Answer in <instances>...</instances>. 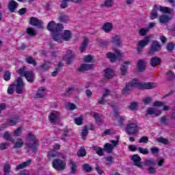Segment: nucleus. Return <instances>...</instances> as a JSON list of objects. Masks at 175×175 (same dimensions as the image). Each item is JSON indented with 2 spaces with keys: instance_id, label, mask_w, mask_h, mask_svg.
Wrapping results in <instances>:
<instances>
[{
  "instance_id": "obj_1",
  "label": "nucleus",
  "mask_w": 175,
  "mask_h": 175,
  "mask_svg": "<svg viewBox=\"0 0 175 175\" xmlns=\"http://www.w3.org/2000/svg\"><path fill=\"white\" fill-rule=\"evenodd\" d=\"M46 29L51 32V36L55 42L62 43V40L68 42L72 38V32L70 30H65L63 34L61 32L64 31V25L62 23H55L54 21H51L48 23Z\"/></svg>"
},
{
  "instance_id": "obj_2",
  "label": "nucleus",
  "mask_w": 175,
  "mask_h": 175,
  "mask_svg": "<svg viewBox=\"0 0 175 175\" xmlns=\"http://www.w3.org/2000/svg\"><path fill=\"white\" fill-rule=\"evenodd\" d=\"M131 88H137V90H152L157 88V84L154 82H138L137 78H134L132 81L128 83Z\"/></svg>"
},
{
  "instance_id": "obj_3",
  "label": "nucleus",
  "mask_w": 175,
  "mask_h": 175,
  "mask_svg": "<svg viewBox=\"0 0 175 175\" xmlns=\"http://www.w3.org/2000/svg\"><path fill=\"white\" fill-rule=\"evenodd\" d=\"M39 146V139H38L36 136H35L33 134L29 133L28 134L27 142L26 143V148H28L32 152H36Z\"/></svg>"
},
{
  "instance_id": "obj_4",
  "label": "nucleus",
  "mask_w": 175,
  "mask_h": 175,
  "mask_svg": "<svg viewBox=\"0 0 175 175\" xmlns=\"http://www.w3.org/2000/svg\"><path fill=\"white\" fill-rule=\"evenodd\" d=\"M18 72L22 77H25L28 83H33L35 81V72L32 70H27V66L21 67Z\"/></svg>"
},
{
  "instance_id": "obj_5",
  "label": "nucleus",
  "mask_w": 175,
  "mask_h": 175,
  "mask_svg": "<svg viewBox=\"0 0 175 175\" xmlns=\"http://www.w3.org/2000/svg\"><path fill=\"white\" fill-rule=\"evenodd\" d=\"M158 10H160V12H162V13H172V10H170V8L168 7L160 6L158 8L157 5H154L150 13V20H155V18H158Z\"/></svg>"
},
{
  "instance_id": "obj_6",
  "label": "nucleus",
  "mask_w": 175,
  "mask_h": 175,
  "mask_svg": "<svg viewBox=\"0 0 175 175\" xmlns=\"http://www.w3.org/2000/svg\"><path fill=\"white\" fill-rule=\"evenodd\" d=\"M52 166L55 170L62 172V170H65V168L66 167V162L59 159H55L53 160Z\"/></svg>"
},
{
  "instance_id": "obj_7",
  "label": "nucleus",
  "mask_w": 175,
  "mask_h": 175,
  "mask_svg": "<svg viewBox=\"0 0 175 175\" xmlns=\"http://www.w3.org/2000/svg\"><path fill=\"white\" fill-rule=\"evenodd\" d=\"M161 50H162V46L159 42L153 40L149 49L148 54H150V55H152V54H155V53H159Z\"/></svg>"
},
{
  "instance_id": "obj_8",
  "label": "nucleus",
  "mask_w": 175,
  "mask_h": 175,
  "mask_svg": "<svg viewBox=\"0 0 175 175\" xmlns=\"http://www.w3.org/2000/svg\"><path fill=\"white\" fill-rule=\"evenodd\" d=\"M139 131V126L135 123H131L127 124L126 128V132L128 135H136V133Z\"/></svg>"
},
{
  "instance_id": "obj_9",
  "label": "nucleus",
  "mask_w": 175,
  "mask_h": 175,
  "mask_svg": "<svg viewBox=\"0 0 175 175\" xmlns=\"http://www.w3.org/2000/svg\"><path fill=\"white\" fill-rule=\"evenodd\" d=\"M16 94H23L24 92V81L23 78L19 77L16 79V84H15Z\"/></svg>"
},
{
  "instance_id": "obj_10",
  "label": "nucleus",
  "mask_w": 175,
  "mask_h": 175,
  "mask_svg": "<svg viewBox=\"0 0 175 175\" xmlns=\"http://www.w3.org/2000/svg\"><path fill=\"white\" fill-rule=\"evenodd\" d=\"M115 53H107V57L110 59L111 62H116V60L118 58H122V53L118 49H115Z\"/></svg>"
},
{
  "instance_id": "obj_11",
  "label": "nucleus",
  "mask_w": 175,
  "mask_h": 175,
  "mask_svg": "<svg viewBox=\"0 0 175 175\" xmlns=\"http://www.w3.org/2000/svg\"><path fill=\"white\" fill-rule=\"evenodd\" d=\"M29 24L33 27H37L38 28L42 29H43V24L44 23L42 21L40 20L39 18L31 16L29 20Z\"/></svg>"
},
{
  "instance_id": "obj_12",
  "label": "nucleus",
  "mask_w": 175,
  "mask_h": 175,
  "mask_svg": "<svg viewBox=\"0 0 175 175\" xmlns=\"http://www.w3.org/2000/svg\"><path fill=\"white\" fill-rule=\"evenodd\" d=\"M150 36H146L144 40H141L139 41L137 44V51L138 53H141V51H143V49L150 43Z\"/></svg>"
},
{
  "instance_id": "obj_13",
  "label": "nucleus",
  "mask_w": 175,
  "mask_h": 175,
  "mask_svg": "<svg viewBox=\"0 0 175 175\" xmlns=\"http://www.w3.org/2000/svg\"><path fill=\"white\" fill-rule=\"evenodd\" d=\"M161 64H162V59L157 56L151 57L150 60V65L152 68H156V66L161 65Z\"/></svg>"
},
{
  "instance_id": "obj_14",
  "label": "nucleus",
  "mask_w": 175,
  "mask_h": 175,
  "mask_svg": "<svg viewBox=\"0 0 175 175\" xmlns=\"http://www.w3.org/2000/svg\"><path fill=\"white\" fill-rule=\"evenodd\" d=\"M131 161H133L135 166H137V167H140V168L142 167V157H140V156H139V154H133L131 157Z\"/></svg>"
},
{
  "instance_id": "obj_15",
  "label": "nucleus",
  "mask_w": 175,
  "mask_h": 175,
  "mask_svg": "<svg viewBox=\"0 0 175 175\" xmlns=\"http://www.w3.org/2000/svg\"><path fill=\"white\" fill-rule=\"evenodd\" d=\"M65 57L67 58L68 65H72V63L73 62V59H75V57H76V55L72 51L68 50L67 51Z\"/></svg>"
},
{
  "instance_id": "obj_16",
  "label": "nucleus",
  "mask_w": 175,
  "mask_h": 175,
  "mask_svg": "<svg viewBox=\"0 0 175 175\" xmlns=\"http://www.w3.org/2000/svg\"><path fill=\"white\" fill-rule=\"evenodd\" d=\"M18 8V3L14 0H11L8 3V9L11 13H14Z\"/></svg>"
},
{
  "instance_id": "obj_17",
  "label": "nucleus",
  "mask_w": 175,
  "mask_h": 175,
  "mask_svg": "<svg viewBox=\"0 0 175 175\" xmlns=\"http://www.w3.org/2000/svg\"><path fill=\"white\" fill-rule=\"evenodd\" d=\"M111 42L116 47H121V44H122V40H121V37L120 36H115L112 37Z\"/></svg>"
},
{
  "instance_id": "obj_18",
  "label": "nucleus",
  "mask_w": 175,
  "mask_h": 175,
  "mask_svg": "<svg viewBox=\"0 0 175 175\" xmlns=\"http://www.w3.org/2000/svg\"><path fill=\"white\" fill-rule=\"evenodd\" d=\"M129 65H132L131 62H124L120 66V71L122 76H125L128 72Z\"/></svg>"
},
{
  "instance_id": "obj_19",
  "label": "nucleus",
  "mask_w": 175,
  "mask_h": 175,
  "mask_svg": "<svg viewBox=\"0 0 175 175\" xmlns=\"http://www.w3.org/2000/svg\"><path fill=\"white\" fill-rule=\"evenodd\" d=\"M31 163H32V159H29L21 164H18L16 167V170H21V169H25V167H28Z\"/></svg>"
},
{
  "instance_id": "obj_20",
  "label": "nucleus",
  "mask_w": 175,
  "mask_h": 175,
  "mask_svg": "<svg viewBox=\"0 0 175 175\" xmlns=\"http://www.w3.org/2000/svg\"><path fill=\"white\" fill-rule=\"evenodd\" d=\"M20 121V116H15L13 119H7V125H9V126H14V125L18 124Z\"/></svg>"
},
{
  "instance_id": "obj_21",
  "label": "nucleus",
  "mask_w": 175,
  "mask_h": 175,
  "mask_svg": "<svg viewBox=\"0 0 175 175\" xmlns=\"http://www.w3.org/2000/svg\"><path fill=\"white\" fill-rule=\"evenodd\" d=\"M88 42H90L88 38L85 37L81 45L79 47L81 53H84V51H85L87 46H88Z\"/></svg>"
},
{
  "instance_id": "obj_22",
  "label": "nucleus",
  "mask_w": 175,
  "mask_h": 175,
  "mask_svg": "<svg viewBox=\"0 0 175 175\" xmlns=\"http://www.w3.org/2000/svg\"><path fill=\"white\" fill-rule=\"evenodd\" d=\"M94 68V64H81L79 68V72H85L86 70H90Z\"/></svg>"
},
{
  "instance_id": "obj_23",
  "label": "nucleus",
  "mask_w": 175,
  "mask_h": 175,
  "mask_svg": "<svg viewBox=\"0 0 175 175\" xmlns=\"http://www.w3.org/2000/svg\"><path fill=\"white\" fill-rule=\"evenodd\" d=\"M92 150L95 151L96 154H97V155L99 157H102L105 154L104 149L98 146H93Z\"/></svg>"
},
{
  "instance_id": "obj_24",
  "label": "nucleus",
  "mask_w": 175,
  "mask_h": 175,
  "mask_svg": "<svg viewBox=\"0 0 175 175\" xmlns=\"http://www.w3.org/2000/svg\"><path fill=\"white\" fill-rule=\"evenodd\" d=\"M46 96V89H44V87L40 88L38 91L37 94H36V98H43L44 96Z\"/></svg>"
},
{
  "instance_id": "obj_25",
  "label": "nucleus",
  "mask_w": 175,
  "mask_h": 175,
  "mask_svg": "<svg viewBox=\"0 0 175 175\" xmlns=\"http://www.w3.org/2000/svg\"><path fill=\"white\" fill-rule=\"evenodd\" d=\"M105 78L110 79H113V77L115 76L114 75V70L111 68H106L105 70Z\"/></svg>"
},
{
  "instance_id": "obj_26",
  "label": "nucleus",
  "mask_w": 175,
  "mask_h": 175,
  "mask_svg": "<svg viewBox=\"0 0 175 175\" xmlns=\"http://www.w3.org/2000/svg\"><path fill=\"white\" fill-rule=\"evenodd\" d=\"M153 106L154 107H161L163 106V110L165 111H167V110H169L170 109V107H169V106L165 105V103H163L161 101H155L153 103Z\"/></svg>"
},
{
  "instance_id": "obj_27",
  "label": "nucleus",
  "mask_w": 175,
  "mask_h": 175,
  "mask_svg": "<svg viewBox=\"0 0 175 175\" xmlns=\"http://www.w3.org/2000/svg\"><path fill=\"white\" fill-rule=\"evenodd\" d=\"M137 69L138 70V72H143L144 70H146V66L144 65V60L139 59L138 61V63L137 64Z\"/></svg>"
},
{
  "instance_id": "obj_28",
  "label": "nucleus",
  "mask_w": 175,
  "mask_h": 175,
  "mask_svg": "<svg viewBox=\"0 0 175 175\" xmlns=\"http://www.w3.org/2000/svg\"><path fill=\"white\" fill-rule=\"evenodd\" d=\"M103 29L104 30V32L109 33V32L113 29V24L110 23H105L103 26Z\"/></svg>"
},
{
  "instance_id": "obj_29",
  "label": "nucleus",
  "mask_w": 175,
  "mask_h": 175,
  "mask_svg": "<svg viewBox=\"0 0 175 175\" xmlns=\"http://www.w3.org/2000/svg\"><path fill=\"white\" fill-rule=\"evenodd\" d=\"M165 75L167 76V81H173L175 79V74L172 71V70H168Z\"/></svg>"
},
{
  "instance_id": "obj_30",
  "label": "nucleus",
  "mask_w": 175,
  "mask_h": 175,
  "mask_svg": "<svg viewBox=\"0 0 175 175\" xmlns=\"http://www.w3.org/2000/svg\"><path fill=\"white\" fill-rule=\"evenodd\" d=\"M59 23H67L69 21V16H68V15L64 14V13H61L59 18H58Z\"/></svg>"
},
{
  "instance_id": "obj_31",
  "label": "nucleus",
  "mask_w": 175,
  "mask_h": 175,
  "mask_svg": "<svg viewBox=\"0 0 175 175\" xmlns=\"http://www.w3.org/2000/svg\"><path fill=\"white\" fill-rule=\"evenodd\" d=\"M70 174H75L77 170V165L75 161H70Z\"/></svg>"
},
{
  "instance_id": "obj_32",
  "label": "nucleus",
  "mask_w": 175,
  "mask_h": 175,
  "mask_svg": "<svg viewBox=\"0 0 175 175\" xmlns=\"http://www.w3.org/2000/svg\"><path fill=\"white\" fill-rule=\"evenodd\" d=\"M159 21L161 24H167L170 21V17L167 15H161L159 18Z\"/></svg>"
},
{
  "instance_id": "obj_33",
  "label": "nucleus",
  "mask_w": 175,
  "mask_h": 175,
  "mask_svg": "<svg viewBox=\"0 0 175 175\" xmlns=\"http://www.w3.org/2000/svg\"><path fill=\"white\" fill-rule=\"evenodd\" d=\"M77 157L83 158L87 155V151L84 147H81L80 149L77 152Z\"/></svg>"
},
{
  "instance_id": "obj_34",
  "label": "nucleus",
  "mask_w": 175,
  "mask_h": 175,
  "mask_svg": "<svg viewBox=\"0 0 175 175\" xmlns=\"http://www.w3.org/2000/svg\"><path fill=\"white\" fill-rule=\"evenodd\" d=\"M25 62L27 64H29V65H33V66H36L38 65V63H36V61L34 59L32 56H29L25 59Z\"/></svg>"
},
{
  "instance_id": "obj_35",
  "label": "nucleus",
  "mask_w": 175,
  "mask_h": 175,
  "mask_svg": "<svg viewBox=\"0 0 175 175\" xmlns=\"http://www.w3.org/2000/svg\"><path fill=\"white\" fill-rule=\"evenodd\" d=\"M3 139L5 140H7L8 142H12V143H14V139H13V137L9 133V132L6 131L3 134Z\"/></svg>"
},
{
  "instance_id": "obj_36",
  "label": "nucleus",
  "mask_w": 175,
  "mask_h": 175,
  "mask_svg": "<svg viewBox=\"0 0 175 175\" xmlns=\"http://www.w3.org/2000/svg\"><path fill=\"white\" fill-rule=\"evenodd\" d=\"M145 166H149L150 167H154L157 163L153 159H146L144 161Z\"/></svg>"
},
{
  "instance_id": "obj_37",
  "label": "nucleus",
  "mask_w": 175,
  "mask_h": 175,
  "mask_svg": "<svg viewBox=\"0 0 175 175\" xmlns=\"http://www.w3.org/2000/svg\"><path fill=\"white\" fill-rule=\"evenodd\" d=\"M51 66V63L49 62H46L40 66V68L42 69L44 72H46V70H49L50 69V67Z\"/></svg>"
},
{
  "instance_id": "obj_38",
  "label": "nucleus",
  "mask_w": 175,
  "mask_h": 175,
  "mask_svg": "<svg viewBox=\"0 0 175 175\" xmlns=\"http://www.w3.org/2000/svg\"><path fill=\"white\" fill-rule=\"evenodd\" d=\"M113 148H114V146H113V144L107 143L104 145L103 150L108 152H111V151H113Z\"/></svg>"
},
{
  "instance_id": "obj_39",
  "label": "nucleus",
  "mask_w": 175,
  "mask_h": 175,
  "mask_svg": "<svg viewBox=\"0 0 175 175\" xmlns=\"http://www.w3.org/2000/svg\"><path fill=\"white\" fill-rule=\"evenodd\" d=\"M130 88L131 85H129V83H126L125 87L122 89V94H123V95H128L131 94Z\"/></svg>"
},
{
  "instance_id": "obj_40",
  "label": "nucleus",
  "mask_w": 175,
  "mask_h": 175,
  "mask_svg": "<svg viewBox=\"0 0 175 175\" xmlns=\"http://www.w3.org/2000/svg\"><path fill=\"white\" fill-rule=\"evenodd\" d=\"M24 146V142L21 138L18 139L17 142L14 144V148H21Z\"/></svg>"
},
{
  "instance_id": "obj_41",
  "label": "nucleus",
  "mask_w": 175,
  "mask_h": 175,
  "mask_svg": "<svg viewBox=\"0 0 175 175\" xmlns=\"http://www.w3.org/2000/svg\"><path fill=\"white\" fill-rule=\"evenodd\" d=\"M26 32L27 35H29V36H36L37 35L36 31H35L32 27L27 28Z\"/></svg>"
},
{
  "instance_id": "obj_42",
  "label": "nucleus",
  "mask_w": 175,
  "mask_h": 175,
  "mask_svg": "<svg viewBox=\"0 0 175 175\" xmlns=\"http://www.w3.org/2000/svg\"><path fill=\"white\" fill-rule=\"evenodd\" d=\"M82 168L87 173H90V172H92V167H91V165H90V164H88V163L83 164L82 165Z\"/></svg>"
},
{
  "instance_id": "obj_43",
  "label": "nucleus",
  "mask_w": 175,
  "mask_h": 175,
  "mask_svg": "<svg viewBox=\"0 0 175 175\" xmlns=\"http://www.w3.org/2000/svg\"><path fill=\"white\" fill-rule=\"evenodd\" d=\"M4 175H10V164L7 163L3 167Z\"/></svg>"
},
{
  "instance_id": "obj_44",
  "label": "nucleus",
  "mask_w": 175,
  "mask_h": 175,
  "mask_svg": "<svg viewBox=\"0 0 175 175\" xmlns=\"http://www.w3.org/2000/svg\"><path fill=\"white\" fill-rule=\"evenodd\" d=\"M49 120L52 124H55V121H57V114L51 113L49 117Z\"/></svg>"
},
{
  "instance_id": "obj_45",
  "label": "nucleus",
  "mask_w": 175,
  "mask_h": 175,
  "mask_svg": "<svg viewBox=\"0 0 175 175\" xmlns=\"http://www.w3.org/2000/svg\"><path fill=\"white\" fill-rule=\"evenodd\" d=\"M14 87H16V84H11L8 86L7 92L9 95H12L14 92Z\"/></svg>"
},
{
  "instance_id": "obj_46",
  "label": "nucleus",
  "mask_w": 175,
  "mask_h": 175,
  "mask_svg": "<svg viewBox=\"0 0 175 175\" xmlns=\"http://www.w3.org/2000/svg\"><path fill=\"white\" fill-rule=\"evenodd\" d=\"M147 114H149V116H152V114H156V116H159V113H157V109L152 107H150L147 110Z\"/></svg>"
},
{
  "instance_id": "obj_47",
  "label": "nucleus",
  "mask_w": 175,
  "mask_h": 175,
  "mask_svg": "<svg viewBox=\"0 0 175 175\" xmlns=\"http://www.w3.org/2000/svg\"><path fill=\"white\" fill-rule=\"evenodd\" d=\"M88 135V127L87 126H84V129L82 130L81 136L83 139H85Z\"/></svg>"
},
{
  "instance_id": "obj_48",
  "label": "nucleus",
  "mask_w": 175,
  "mask_h": 175,
  "mask_svg": "<svg viewBox=\"0 0 175 175\" xmlns=\"http://www.w3.org/2000/svg\"><path fill=\"white\" fill-rule=\"evenodd\" d=\"M11 76H12V74H10V72L5 71L4 72L3 79L5 80V81H9V80H10Z\"/></svg>"
},
{
  "instance_id": "obj_49",
  "label": "nucleus",
  "mask_w": 175,
  "mask_h": 175,
  "mask_svg": "<svg viewBox=\"0 0 175 175\" xmlns=\"http://www.w3.org/2000/svg\"><path fill=\"white\" fill-rule=\"evenodd\" d=\"M21 132H23V128L18 127L13 133L14 136L18 137L21 135Z\"/></svg>"
},
{
  "instance_id": "obj_50",
  "label": "nucleus",
  "mask_w": 175,
  "mask_h": 175,
  "mask_svg": "<svg viewBox=\"0 0 175 175\" xmlns=\"http://www.w3.org/2000/svg\"><path fill=\"white\" fill-rule=\"evenodd\" d=\"M73 92H75V87L68 88L64 93V96H69V95H70Z\"/></svg>"
},
{
  "instance_id": "obj_51",
  "label": "nucleus",
  "mask_w": 175,
  "mask_h": 175,
  "mask_svg": "<svg viewBox=\"0 0 175 175\" xmlns=\"http://www.w3.org/2000/svg\"><path fill=\"white\" fill-rule=\"evenodd\" d=\"M138 106H139V105L137 104V103L133 102L131 103V105L128 107L130 109V110L135 111V110H136V109H137Z\"/></svg>"
},
{
  "instance_id": "obj_52",
  "label": "nucleus",
  "mask_w": 175,
  "mask_h": 175,
  "mask_svg": "<svg viewBox=\"0 0 175 175\" xmlns=\"http://www.w3.org/2000/svg\"><path fill=\"white\" fill-rule=\"evenodd\" d=\"M147 32H148V29L142 28L139 30V36H146Z\"/></svg>"
},
{
  "instance_id": "obj_53",
  "label": "nucleus",
  "mask_w": 175,
  "mask_h": 175,
  "mask_svg": "<svg viewBox=\"0 0 175 175\" xmlns=\"http://www.w3.org/2000/svg\"><path fill=\"white\" fill-rule=\"evenodd\" d=\"M105 161H107L106 165L107 166H111V164L113 163V157L109 156L105 157Z\"/></svg>"
},
{
  "instance_id": "obj_54",
  "label": "nucleus",
  "mask_w": 175,
  "mask_h": 175,
  "mask_svg": "<svg viewBox=\"0 0 175 175\" xmlns=\"http://www.w3.org/2000/svg\"><path fill=\"white\" fill-rule=\"evenodd\" d=\"M157 142H159V143H161L162 144L166 145L167 143H169V139L161 137L157 139Z\"/></svg>"
},
{
  "instance_id": "obj_55",
  "label": "nucleus",
  "mask_w": 175,
  "mask_h": 175,
  "mask_svg": "<svg viewBox=\"0 0 175 175\" xmlns=\"http://www.w3.org/2000/svg\"><path fill=\"white\" fill-rule=\"evenodd\" d=\"M57 157V152L54 150H52L48 152V158H55Z\"/></svg>"
},
{
  "instance_id": "obj_56",
  "label": "nucleus",
  "mask_w": 175,
  "mask_h": 175,
  "mask_svg": "<svg viewBox=\"0 0 175 175\" xmlns=\"http://www.w3.org/2000/svg\"><path fill=\"white\" fill-rule=\"evenodd\" d=\"M175 49V44L173 42H170L167 45V50L168 51H173Z\"/></svg>"
},
{
  "instance_id": "obj_57",
  "label": "nucleus",
  "mask_w": 175,
  "mask_h": 175,
  "mask_svg": "<svg viewBox=\"0 0 175 175\" xmlns=\"http://www.w3.org/2000/svg\"><path fill=\"white\" fill-rule=\"evenodd\" d=\"M75 122L76 124V125H83V118L79 117V118H77L75 119Z\"/></svg>"
},
{
  "instance_id": "obj_58",
  "label": "nucleus",
  "mask_w": 175,
  "mask_h": 175,
  "mask_svg": "<svg viewBox=\"0 0 175 175\" xmlns=\"http://www.w3.org/2000/svg\"><path fill=\"white\" fill-rule=\"evenodd\" d=\"M95 169H96V171L97 172V173L100 175H102V174L104 173L102 168H100V165H98V163L96 164Z\"/></svg>"
},
{
  "instance_id": "obj_59",
  "label": "nucleus",
  "mask_w": 175,
  "mask_h": 175,
  "mask_svg": "<svg viewBox=\"0 0 175 175\" xmlns=\"http://www.w3.org/2000/svg\"><path fill=\"white\" fill-rule=\"evenodd\" d=\"M147 170L149 174H155L157 173V169L154 167H149Z\"/></svg>"
},
{
  "instance_id": "obj_60",
  "label": "nucleus",
  "mask_w": 175,
  "mask_h": 175,
  "mask_svg": "<svg viewBox=\"0 0 175 175\" xmlns=\"http://www.w3.org/2000/svg\"><path fill=\"white\" fill-rule=\"evenodd\" d=\"M68 133H69V130H68V128L64 129L63 135H62V139L63 140H65L68 137Z\"/></svg>"
},
{
  "instance_id": "obj_61",
  "label": "nucleus",
  "mask_w": 175,
  "mask_h": 175,
  "mask_svg": "<svg viewBox=\"0 0 175 175\" xmlns=\"http://www.w3.org/2000/svg\"><path fill=\"white\" fill-rule=\"evenodd\" d=\"M139 143H148V137L143 136L139 139Z\"/></svg>"
},
{
  "instance_id": "obj_62",
  "label": "nucleus",
  "mask_w": 175,
  "mask_h": 175,
  "mask_svg": "<svg viewBox=\"0 0 175 175\" xmlns=\"http://www.w3.org/2000/svg\"><path fill=\"white\" fill-rule=\"evenodd\" d=\"M104 5L107 8H111V6H113V0H106Z\"/></svg>"
},
{
  "instance_id": "obj_63",
  "label": "nucleus",
  "mask_w": 175,
  "mask_h": 175,
  "mask_svg": "<svg viewBox=\"0 0 175 175\" xmlns=\"http://www.w3.org/2000/svg\"><path fill=\"white\" fill-rule=\"evenodd\" d=\"M138 150L140 154H143V155H148V150L144 149L143 148H138Z\"/></svg>"
},
{
  "instance_id": "obj_64",
  "label": "nucleus",
  "mask_w": 175,
  "mask_h": 175,
  "mask_svg": "<svg viewBox=\"0 0 175 175\" xmlns=\"http://www.w3.org/2000/svg\"><path fill=\"white\" fill-rule=\"evenodd\" d=\"M125 121V117L121 116L118 120L119 126H124V122Z\"/></svg>"
}]
</instances>
